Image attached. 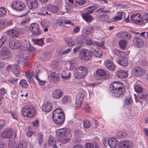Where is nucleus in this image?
Returning <instances> with one entry per match:
<instances>
[{"instance_id": "1", "label": "nucleus", "mask_w": 148, "mask_h": 148, "mask_svg": "<svg viewBox=\"0 0 148 148\" xmlns=\"http://www.w3.org/2000/svg\"><path fill=\"white\" fill-rule=\"evenodd\" d=\"M110 90L112 95L116 97H122L125 92L124 84L118 81L113 82L110 84Z\"/></svg>"}, {"instance_id": "2", "label": "nucleus", "mask_w": 148, "mask_h": 148, "mask_svg": "<svg viewBox=\"0 0 148 148\" xmlns=\"http://www.w3.org/2000/svg\"><path fill=\"white\" fill-rule=\"evenodd\" d=\"M134 89L135 91L138 93V96L136 97V100L142 103L143 100H148V94H146L142 92L143 88L140 85H137L135 86Z\"/></svg>"}, {"instance_id": "3", "label": "nucleus", "mask_w": 148, "mask_h": 148, "mask_svg": "<svg viewBox=\"0 0 148 148\" xmlns=\"http://www.w3.org/2000/svg\"><path fill=\"white\" fill-rule=\"evenodd\" d=\"M88 70L84 66H81L77 68L75 71L74 75L75 77L79 79L84 78L87 75Z\"/></svg>"}, {"instance_id": "4", "label": "nucleus", "mask_w": 148, "mask_h": 148, "mask_svg": "<svg viewBox=\"0 0 148 148\" xmlns=\"http://www.w3.org/2000/svg\"><path fill=\"white\" fill-rule=\"evenodd\" d=\"M21 113L24 116H27L28 117L31 118L35 114V109L33 107L26 106L23 108Z\"/></svg>"}, {"instance_id": "5", "label": "nucleus", "mask_w": 148, "mask_h": 148, "mask_svg": "<svg viewBox=\"0 0 148 148\" xmlns=\"http://www.w3.org/2000/svg\"><path fill=\"white\" fill-rule=\"evenodd\" d=\"M79 57L82 60H90L92 58L91 49L90 50L87 49H83L79 53Z\"/></svg>"}, {"instance_id": "6", "label": "nucleus", "mask_w": 148, "mask_h": 148, "mask_svg": "<svg viewBox=\"0 0 148 148\" xmlns=\"http://www.w3.org/2000/svg\"><path fill=\"white\" fill-rule=\"evenodd\" d=\"M10 51L8 50L6 46L4 45L0 50V56L1 58L5 60L9 58L11 56Z\"/></svg>"}, {"instance_id": "7", "label": "nucleus", "mask_w": 148, "mask_h": 148, "mask_svg": "<svg viewBox=\"0 0 148 148\" xmlns=\"http://www.w3.org/2000/svg\"><path fill=\"white\" fill-rule=\"evenodd\" d=\"M96 75L101 79H106L109 77V72L103 69H98L96 72Z\"/></svg>"}, {"instance_id": "8", "label": "nucleus", "mask_w": 148, "mask_h": 148, "mask_svg": "<svg viewBox=\"0 0 148 148\" xmlns=\"http://www.w3.org/2000/svg\"><path fill=\"white\" fill-rule=\"evenodd\" d=\"M131 19L133 23L136 24L141 25L144 23V20L142 19L139 14H133L131 16Z\"/></svg>"}, {"instance_id": "9", "label": "nucleus", "mask_w": 148, "mask_h": 148, "mask_svg": "<svg viewBox=\"0 0 148 148\" xmlns=\"http://www.w3.org/2000/svg\"><path fill=\"white\" fill-rule=\"evenodd\" d=\"M30 30L33 34L36 36H38L41 33L39 27L38 23H32L30 26Z\"/></svg>"}, {"instance_id": "10", "label": "nucleus", "mask_w": 148, "mask_h": 148, "mask_svg": "<svg viewBox=\"0 0 148 148\" xmlns=\"http://www.w3.org/2000/svg\"><path fill=\"white\" fill-rule=\"evenodd\" d=\"M132 73L134 76L136 77H140L144 75L145 73V70L141 67L136 66L132 69Z\"/></svg>"}, {"instance_id": "11", "label": "nucleus", "mask_w": 148, "mask_h": 148, "mask_svg": "<svg viewBox=\"0 0 148 148\" xmlns=\"http://www.w3.org/2000/svg\"><path fill=\"white\" fill-rule=\"evenodd\" d=\"M56 134L59 138L62 139L63 137L67 136L69 134V130L68 129H62L58 130L56 132Z\"/></svg>"}, {"instance_id": "12", "label": "nucleus", "mask_w": 148, "mask_h": 148, "mask_svg": "<svg viewBox=\"0 0 148 148\" xmlns=\"http://www.w3.org/2000/svg\"><path fill=\"white\" fill-rule=\"evenodd\" d=\"M60 74L55 72H52L51 73L48 78L49 79L50 82L56 83L59 81Z\"/></svg>"}, {"instance_id": "13", "label": "nucleus", "mask_w": 148, "mask_h": 148, "mask_svg": "<svg viewBox=\"0 0 148 148\" xmlns=\"http://www.w3.org/2000/svg\"><path fill=\"white\" fill-rule=\"evenodd\" d=\"M133 144L131 141L124 140L120 142L119 145V148H132Z\"/></svg>"}, {"instance_id": "14", "label": "nucleus", "mask_w": 148, "mask_h": 148, "mask_svg": "<svg viewBox=\"0 0 148 148\" xmlns=\"http://www.w3.org/2000/svg\"><path fill=\"white\" fill-rule=\"evenodd\" d=\"M133 42L134 45L137 48L142 47L144 45V42L143 40L138 36L135 37Z\"/></svg>"}, {"instance_id": "15", "label": "nucleus", "mask_w": 148, "mask_h": 148, "mask_svg": "<svg viewBox=\"0 0 148 148\" xmlns=\"http://www.w3.org/2000/svg\"><path fill=\"white\" fill-rule=\"evenodd\" d=\"M53 119L54 122L58 125L62 124L65 121V114L53 117Z\"/></svg>"}, {"instance_id": "16", "label": "nucleus", "mask_w": 148, "mask_h": 148, "mask_svg": "<svg viewBox=\"0 0 148 148\" xmlns=\"http://www.w3.org/2000/svg\"><path fill=\"white\" fill-rule=\"evenodd\" d=\"M12 7L15 10L18 11H22L25 8V5L21 2L16 1L13 3Z\"/></svg>"}, {"instance_id": "17", "label": "nucleus", "mask_w": 148, "mask_h": 148, "mask_svg": "<svg viewBox=\"0 0 148 148\" xmlns=\"http://www.w3.org/2000/svg\"><path fill=\"white\" fill-rule=\"evenodd\" d=\"M9 45L11 49H16L21 47V43L17 40H12L10 42Z\"/></svg>"}, {"instance_id": "18", "label": "nucleus", "mask_w": 148, "mask_h": 148, "mask_svg": "<svg viewBox=\"0 0 148 148\" xmlns=\"http://www.w3.org/2000/svg\"><path fill=\"white\" fill-rule=\"evenodd\" d=\"M19 33L18 30L14 29H10L6 31L7 35L10 38L17 37Z\"/></svg>"}, {"instance_id": "19", "label": "nucleus", "mask_w": 148, "mask_h": 148, "mask_svg": "<svg viewBox=\"0 0 148 148\" xmlns=\"http://www.w3.org/2000/svg\"><path fill=\"white\" fill-rule=\"evenodd\" d=\"M63 92L60 89H57L55 90L52 93V97L55 99L60 98L63 95Z\"/></svg>"}, {"instance_id": "20", "label": "nucleus", "mask_w": 148, "mask_h": 148, "mask_svg": "<svg viewBox=\"0 0 148 148\" xmlns=\"http://www.w3.org/2000/svg\"><path fill=\"white\" fill-rule=\"evenodd\" d=\"M26 3L30 9H36L38 6L37 0H26Z\"/></svg>"}, {"instance_id": "21", "label": "nucleus", "mask_w": 148, "mask_h": 148, "mask_svg": "<svg viewBox=\"0 0 148 148\" xmlns=\"http://www.w3.org/2000/svg\"><path fill=\"white\" fill-rule=\"evenodd\" d=\"M105 66L108 69L112 71H114L116 68L113 62L110 60H106L105 62Z\"/></svg>"}, {"instance_id": "22", "label": "nucleus", "mask_w": 148, "mask_h": 148, "mask_svg": "<svg viewBox=\"0 0 148 148\" xmlns=\"http://www.w3.org/2000/svg\"><path fill=\"white\" fill-rule=\"evenodd\" d=\"M108 143L111 148H115L118 144V141L115 138L111 137L108 139Z\"/></svg>"}, {"instance_id": "23", "label": "nucleus", "mask_w": 148, "mask_h": 148, "mask_svg": "<svg viewBox=\"0 0 148 148\" xmlns=\"http://www.w3.org/2000/svg\"><path fill=\"white\" fill-rule=\"evenodd\" d=\"M52 104L49 102H45L42 106L43 111L45 112H49L52 109Z\"/></svg>"}, {"instance_id": "24", "label": "nucleus", "mask_w": 148, "mask_h": 148, "mask_svg": "<svg viewBox=\"0 0 148 148\" xmlns=\"http://www.w3.org/2000/svg\"><path fill=\"white\" fill-rule=\"evenodd\" d=\"M128 73L127 72L122 70H119L116 72V76L120 79L125 78L127 77Z\"/></svg>"}, {"instance_id": "25", "label": "nucleus", "mask_w": 148, "mask_h": 148, "mask_svg": "<svg viewBox=\"0 0 148 148\" xmlns=\"http://www.w3.org/2000/svg\"><path fill=\"white\" fill-rule=\"evenodd\" d=\"M13 133L11 130H9L3 132L1 134L4 138H11L12 137Z\"/></svg>"}, {"instance_id": "26", "label": "nucleus", "mask_w": 148, "mask_h": 148, "mask_svg": "<svg viewBox=\"0 0 148 148\" xmlns=\"http://www.w3.org/2000/svg\"><path fill=\"white\" fill-rule=\"evenodd\" d=\"M91 51L92 55H94L96 57L100 58L102 55L101 51L97 49H91Z\"/></svg>"}, {"instance_id": "27", "label": "nucleus", "mask_w": 148, "mask_h": 148, "mask_svg": "<svg viewBox=\"0 0 148 148\" xmlns=\"http://www.w3.org/2000/svg\"><path fill=\"white\" fill-rule=\"evenodd\" d=\"M82 16L83 19L87 22H90L92 20V16L89 14L84 13L82 14Z\"/></svg>"}, {"instance_id": "28", "label": "nucleus", "mask_w": 148, "mask_h": 148, "mask_svg": "<svg viewBox=\"0 0 148 148\" xmlns=\"http://www.w3.org/2000/svg\"><path fill=\"white\" fill-rule=\"evenodd\" d=\"M85 148H99V146L97 143L94 142L92 143H87L85 145Z\"/></svg>"}, {"instance_id": "29", "label": "nucleus", "mask_w": 148, "mask_h": 148, "mask_svg": "<svg viewBox=\"0 0 148 148\" xmlns=\"http://www.w3.org/2000/svg\"><path fill=\"white\" fill-rule=\"evenodd\" d=\"M48 11L52 13H57L59 10V8L58 6H54L51 5L48 7Z\"/></svg>"}, {"instance_id": "30", "label": "nucleus", "mask_w": 148, "mask_h": 148, "mask_svg": "<svg viewBox=\"0 0 148 148\" xmlns=\"http://www.w3.org/2000/svg\"><path fill=\"white\" fill-rule=\"evenodd\" d=\"M117 63L121 66H126L128 65V59L125 57H123L121 59L117 61Z\"/></svg>"}, {"instance_id": "31", "label": "nucleus", "mask_w": 148, "mask_h": 148, "mask_svg": "<svg viewBox=\"0 0 148 148\" xmlns=\"http://www.w3.org/2000/svg\"><path fill=\"white\" fill-rule=\"evenodd\" d=\"M64 114L63 110L60 108H58L54 110L53 113V117L60 115H61Z\"/></svg>"}, {"instance_id": "32", "label": "nucleus", "mask_w": 148, "mask_h": 148, "mask_svg": "<svg viewBox=\"0 0 148 148\" xmlns=\"http://www.w3.org/2000/svg\"><path fill=\"white\" fill-rule=\"evenodd\" d=\"M127 43V41L124 39H121L119 42V46L122 49H125L126 48Z\"/></svg>"}, {"instance_id": "33", "label": "nucleus", "mask_w": 148, "mask_h": 148, "mask_svg": "<svg viewBox=\"0 0 148 148\" xmlns=\"http://www.w3.org/2000/svg\"><path fill=\"white\" fill-rule=\"evenodd\" d=\"M26 48L28 51L31 53H33L36 51L35 49L31 45L29 42L26 43Z\"/></svg>"}, {"instance_id": "34", "label": "nucleus", "mask_w": 148, "mask_h": 148, "mask_svg": "<svg viewBox=\"0 0 148 148\" xmlns=\"http://www.w3.org/2000/svg\"><path fill=\"white\" fill-rule=\"evenodd\" d=\"M71 75V74L70 72L64 71H62L61 73V77L62 78L66 79L69 78Z\"/></svg>"}, {"instance_id": "35", "label": "nucleus", "mask_w": 148, "mask_h": 148, "mask_svg": "<svg viewBox=\"0 0 148 148\" xmlns=\"http://www.w3.org/2000/svg\"><path fill=\"white\" fill-rule=\"evenodd\" d=\"M33 75V72L29 71L28 72L25 73V76L28 79L29 82H32L33 81V79L32 78V77Z\"/></svg>"}, {"instance_id": "36", "label": "nucleus", "mask_w": 148, "mask_h": 148, "mask_svg": "<svg viewBox=\"0 0 148 148\" xmlns=\"http://www.w3.org/2000/svg\"><path fill=\"white\" fill-rule=\"evenodd\" d=\"M12 70L13 73L16 75V76H18L20 72V70L18 65H14L12 67Z\"/></svg>"}, {"instance_id": "37", "label": "nucleus", "mask_w": 148, "mask_h": 148, "mask_svg": "<svg viewBox=\"0 0 148 148\" xmlns=\"http://www.w3.org/2000/svg\"><path fill=\"white\" fill-rule=\"evenodd\" d=\"M86 8L87 11L85 13L89 14L92 13L97 8V6L96 5H93L88 7Z\"/></svg>"}, {"instance_id": "38", "label": "nucleus", "mask_w": 148, "mask_h": 148, "mask_svg": "<svg viewBox=\"0 0 148 148\" xmlns=\"http://www.w3.org/2000/svg\"><path fill=\"white\" fill-rule=\"evenodd\" d=\"M113 53L115 55L118 56H124L125 55V53L117 49H115L113 51Z\"/></svg>"}, {"instance_id": "39", "label": "nucleus", "mask_w": 148, "mask_h": 148, "mask_svg": "<svg viewBox=\"0 0 148 148\" xmlns=\"http://www.w3.org/2000/svg\"><path fill=\"white\" fill-rule=\"evenodd\" d=\"M27 143L24 141H21L19 142L15 148H27Z\"/></svg>"}, {"instance_id": "40", "label": "nucleus", "mask_w": 148, "mask_h": 148, "mask_svg": "<svg viewBox=\"0 0 148 148\" xmlns=\"http://www.w3.org/2000/svg\"><path fill=\"white\" fill-rule=\"evenodd\" d=\"M38 137L37 138V141L39 145H41L43 142L42 134L40 132H39L37 134Z\"/></svg>"}, {"instance_id": "41", "label": "nucleus", "mask_w": 148, "mask_h": 148, "mask_svg": "<svg viewBox=\"0 0 148 148\" xmlns=\"http://www.w3.org/2000/svg\"><path fill=\"white\" fill-rule=\"evenodd\" d=\"M20 85L23 88H27L29 85L26 81L24 79L21 80L20 82Z\"/></svg>"}, {"instance_id": "42", "label": "nucleus", "mask_w": 148, "mask_h": 148, "mask_svg": "<svg viewBox=\"0 0 148 148\" xmlns=\"http://www.w3.org/2000/svg\"><path fill=\"white\" fill-rule=\"evenodd\" d=\"M132 102V97L130 96H127L125 99L124 101V103L126 105L131 104Z\"/></svg>"}, {"instance_id": "43", "label": "nucleus", "mask_w": 148, "mask_h": 148, "mask_svg": "<svg viewBox=\"0 0 148 148\" xmlns=\"http://www.w3.org/2000/svg\"><path fill=\"white\" fill-rule=\"evenodd\" d=\"M33 41L34 44L39 46H42L44 44L43 41L42 39H34Z\"/></svg>"}, {"instance_id": "44", "label": "nucleus", "mask_w": 148, "mask_h": 148, "mask_svg": "<svg viewBox=\"0 0 148 148\" xmlns=\"http://www.w3.org/2000/svg\"><path fill=\"white\" fill-rule=\"evenodd\" d=\"M56 140L55 138L51 135L49 136L48 141V145L51 146L52 144L55 143Z\"/></svg>"}, {"instance_id": "45", "label": "nucleus", "mask_w": 148, "mask_h": 148, "mask_svg": "<svg viewBox=\"0 0 148 148\" xmlns=\"http://www.w3.org/2000/svg\"><path fill=\"white\" fill-rule=\"evenodd\" d=\"M66 43L68 46L71 47H73L75 44L74 41L71 39L66 40Z\"/></svg>"}, {"instance_id": "46", "label": "nucleus", "mask_w": 148, "mask_h": 148, "mask_svg": "<svg viewBox=\"0 0 148 148\" xmlns=\"http://www.w3.org/2000/svg\"><path fill=\"white\" fill-rule=\"evenodd\" d=\"M46 42L47 43H49L53 42L54 41V37L52 35H50L46 37Z\"/></svg>"}, {"instance_id": "47", "label": "nucleus", "mask_w": 148, "mask_h": 148, "mask_svg": "<svg viewBox=\"0 0 148 148\" xmlns=\"http://www.w3.org/2000/svg\"><path fill=\"white\" fill-rule=\"evenodd\" d=\"M83 124L84 127L85 128H88L90 126V121L87 119L83 120Z\"/></svg>"}, {"instance_id": "48", "label": "nucleus", "mask_w": 148, "mask_h": 148, "mask_svg": "<svg viewBox=\"0 0 148 148\" xmlns=\"http://www.w3.org/2000/svg\"><path fill=\"white\" fill-rule=\"evenodd\" d=\"M77 46L76 47L79 50V49L85 46L84 42L82 40H80L77 42Z\"/></svg>"}, {"instance_id": "49", "label": "nucleus", "mask_w": 148, "mask_h": 148, "mask_svg": "<svg viewBox=\"0 0 148 148\" xmlns=\"http://www.w3.org/2000/svg\"><path fill=\"white\" fill-rule=\"evenodd\" d=\"M7 13L6 9L3 7L0 8V16L3 17Z\"/></svg>"}, {"instance_id": "50", "label": "nucleus", "mask_w": 148, "mask_h": 148, "mask_svg": "<svg viewBox=\"0 0 148 148\" xmlns=\"http://www.w3.org/2000/svg\"><path fill=\"white\" fill-rule=\"evenodd\" d=\"M7 37L5 36H2L0 39V48L7 40Z\"/></svg>"}, {"instance_id": "51", "label": "nucleus", "mask_w": 148, "mask_h": 148, "mask_svg": "<svg viewBox=\"0 0 148 148\" xmlns=\"http://www.w3.org/2000/svg\"><path fill=\"white\" fill-rule=\"evenodd\" d=\"M84 94L82 92H80L77 95L76 99L82 101L84 97Z\"/></svg>"}, {"instance_id": "52", "label": "nucleus", "mask_w": 148, "mask_h": 148, "mask_svg": "<svg viewBox=\"0 0 148 148\" xmlns=\"http://www.w3.org/2000/svg\"><path fill=\"white\" fill-rule=\"evenodd\" d=\"M109 18V16L108 15L104 14L100 16V19L102 21H104L107 20H108Z\"/></svg>"}, {"instance_id": "53", "label": "nucleus", "mask_w": 148, "mask_h": 148, "mask_svg": "<svg viewBox=\"0 0 148 148\" xmlns=\"http://www.w3.org/2000/svg\"><path fill=\"white\" fill-rule=\"evenodd\" d=\"M116 137L118 138H125L127 136V134L125 133L120 132L118 133L116 135Z\"/></svg>"}, {"instance_id": "54", "label": "nucleus", "mask_w": 148, "mask_h": 148, "mask_svg": "<svg viewBox=\"0 0 148 148\" xmlns=\"http://www.w3.org/2000/svg\"><path fill=\"white\" fill-rule=\"evenodd\" d=\"M125 32H119L116 35V36L118 38H124L125 37Z\"/></svg>"}, {"instance_id": "55", "label": "nucleus", "mask_w": 148, "mask_h": 148, "mask_svg": "<svg viewBox=\"0 0 148 148\" xmlns=\"http://www.w3.org/2000/svg\"><path fill=\"white\" fill-rule=\"evenodd\" d=\"M18 80V79L14 78V77H12L9 79V81L11 84H15L17 83Z\"/></svg>"}, {"instance_id": "56", "label": "nucleus", "mask_w": 148, "mask_h": 148, "mask_svg": "<svg viewBox=\"0 0 148 148\" xmlns=\"http://www.w3.org/2000/svg\"><path fill=\"white\" fill-rule=\"evenodd\" d=\"M84 109L86 112L87 113H89L91 111V108L88 104L85 105Z\"/></svg>"}, {"instance_id": "57", "label": "nucleus", "mask_w": 148, "mask_h": 148, "mask_svg": "<svg viewBox=\"0 0 148 148\" xmlns=\"http://www.w3.org/2000/svg\"><path fill=\"white\" fill-rule=\"evenodd\" d=\"M69 97L67 96H64L62 98V102L63 104H65L68 101Z\"/></svg>"}, {"instance_id": "58", "label": "nucleus", "mask_w": 148, "mask_h": 148, "mask_svg": "<svg viewBox=\"0 0 148 148\" xmlns=\"http://www.w3.org/2000/svg\"><path fill=\"white\" fill-rule=\"evenodd\" d=\"M5 88H2L0 89V100H2L3 97V95L5 94Z\"/></svg>"}, {"instance_id": "59", "label": "nucleus", "mask_w": 148, "mask_h": 148, "mask_svg": "<svg viewBox=\"0 0 148 148\" xmlns=\"http://www.w3.org/2000/svg\"><path fill=\"white\" fill-rule=\"evenodd\" d=\"M76 3H78L79 5H82L86 3V0H75Z\"/></svg>"}, {"instance_id": "60", "label": "nucleus", "mask_w": 148, "mask_h": 148, "mask_svg": "<svg viewBox=\"0 0 148 148\" xmlns=\"http://www.w3.org/2000/svg\"><path fill=\"white\" fill-rule=\"evenodd\" d=\"M82 101L76 99V101L75 103V104L76 107L77 108H79L80 107L81 105Z\"/></svg>"}, {"instance_id": "61", "label": "nucleus", "mask_w": 148, "mask_h": 148, "mask_svg": "<svg viewBox=\"0 0 148 148\" xmlns=\"http://www.w3.org/2000/svg\"><path fill=\"white\" fill-rule=\"evenodd\" d=\"M118 14L120 17L121 18V19L123 18H125V17H126L125 13L123 12H118Z\"/></svg>"}, {"instance_id": "62", "label": "nucleus", "mask_w": 148, "mask_h": 148, "mask_svg": "<svg viewBox=\"0 0 148 148\" xmlns=\"http://www.w3.org/2000/svg\"><path fill=\"white\" fill-rule=\"evenodd\" d=\"M93 45L99 46L101 47H104V45L102 43L99 42H93Z\"/></svg>"}, {"instance_id": "63", "label": "nucleus", "mask_w": 148, "mask_h": 148, "mask_svg": "<svg viewBox=\"0 0 148 148\" xmlns=\"http://www.w3.org/2000/svg\"><path fill=\"white\" fill-rule=\"evenodd\" d=\"M29 20L28 18H26L22 21L21 23V24L22 25H24L25 24L28 23L29 21Z\"/></svg>"}, {"instance_id": "64", "label": "nucleus", "mask_w": 148, "mask_h": 148, "mask_svg": "<svg viewBox=\"0 0 148 148\" xmlns=\"http://www.w3.org/2000/svg\"><path fill=\"white\" fill-rule=\"evenodd\" d=\"M124 35L125 38H124L128 40H130L131 39V36L130 34L129 33L125 32V35Z\"/></svg>"}]
</instances>
